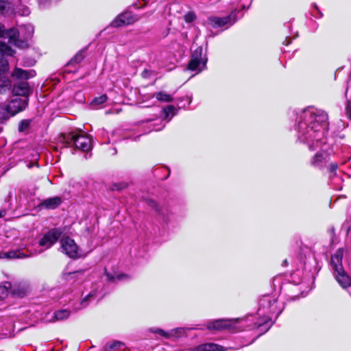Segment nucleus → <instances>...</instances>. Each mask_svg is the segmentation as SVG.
I'll return each instance as SVG.
<instances>
[{"instance_id":"nucleus-3","label":"nucleus","mask_w":351,"mask_h":351,"mask_svg":"<svg viewBox=\"0 0 351 351\" xmlns=\"http://www.w3.org/2000/svg\"><path fill=\"white\" fill-rule=\"evenodd\" d=\"M59 141L62 143L65 147H74L76 149L82 152H88L92 148L90 137L86 134L69 132L62 134L59 137Z\"/></svg>"},{"instance_id":"nucleus-32","label":"nucleus","mask_w":351,"mask_h":351,"mask_svg":"<svg viewBox=\"0 0 351 351\" xmlns=\"http://www.w3.org/2000/svg\"><path fill=\"white\" fill-rule=\"evenodd\" d=\"M176 108L173 106H168L163 108L162 112L165 115V119H169V115L172 117L175 114Z\"/></svg>"},{"instance_id":"nucleus-6","label":"nucleus","mask_w":351,"mask_h":351,"mask_svg":"<svg viewBox=\"0 0 351 351\" xmlns=\"http://www.w3.org/2000/svg\"><path fill=\"white\" fill-rule=\"evenodd\" d=\"M136 19L130 12H124L119 14L110 24L112 27H120L134 23Z\"/></svg>"},{"instance_id":"nucleus-41","label":"nucleus","mask_w":351,"mask_h":351,"mask_svg":"<svg viewBox=\"0 0 351 351\" xmlns=\"http://www.w3.org/2000/svg\"><path fill=\"white\" fill-rule=\"evenodd\" d=\"M346 112L348 117L351 114V101H348L347 106L346 108Z\"/></svg>"},{"instance_id":"nucleus-20","label":"nucleus","mask_w":351,"mask_h":351,"mask_svg":"<svg viewBox=\"0 0 351 351\" xmlns=\"http://www.w3.org/2000/svg\"><path fill=\"white\" fill-rule=\"evenodd\" d=\"M153 97H155L160 102H171L173 98L171 95L167 94L162 91H159L154 93Z\"/></svg>"},{"instance_id":"nucleus-33","label":"nucleus","mask_w":351,"mask_h":351,"mask_svg":"<svg viewBox=\"0 0 351 351\" xmlns=\"http://www.w3.org/2000/svg\"><path fill=\"white\" fill-rule=\"evenodd\" d=\"M29 124H30L29 120H27V119L22 120L19 125V132H23V131L26 130L29 128Z\"/></svg>"},{"instance_id":"nucleus-39","label":"nucleus","mask_w":351,"mask_h":351,"mask_svg":"<svg viewBox=\"0 0 351 351\" xmlns=\"http://www.w3.org/2000/svg\"><path fill=\"white\" fill-rule=\"evenodd\" d=\"M338 168V164L336 162L331 163L328 167V171L330 173H335Z\"/></svg>"},{"instance_id":"nucleus-9","label":"nucleus","mask_w":351,"mask_h":351,"mask_svg":"<svg viewBox=\"0 0 351 351\" xmlns=\"http://www.w3.org/2000/svg\"><path fill=\"white\" fill-rule=\"evenodd\" d=\"M28 105V98H16L12 99L9 106L11 110V115L14 116L16 114L24 110Z\"/></svg>"},{"instance_id":"nucleus-4","label":"nucleus","mask_w":351,"mask_h":351,"mask_svg":"<svg viewBox=\"0 0 351 351\" xmlns=\"http://www.w3.org/2000/svg\"><path fill=\"white\" fill-rule=\"evenodd\" d=\"M62 251L71 258L79 257V247L75 241L69 237H63L60 240Z\"/></svg>"},{"instance_id":"nucleus-10","label":"nucleus","mask_w":351,"mask_h":351,"mask_svg":"<svg viewBox=\"0 0 351 351\" xmlns=\"http://www.w3.org/2000/svg\"><path fill=\"white\" fill-rule=\"evenodd\" d=\"M329 156L324 152H318L311 160V165L318 169H323L329 161Z\"/></svg>"},{"instance_id":"nucleus-14","label":"nucleus","mask_w":351,"mask_h":351,"mask_svg":"<svg viewBox=\"0 0 351 351\" xmlns=\"http://www.w3.org/2000/svg\"><path fill=\"white\" fill-rule=\"evenodd\" d=\"M232 326L231 322L227 319H217L208 324L207 328L209 330H220L230 328Z\"/></svg>"},{"instance_id":"nucleus-27","label":"nucleus","mask_w":351,"mask_h":351,"mask_svg":"<svg viewBox=\"0 0 351 351\" xmlns=\"http://www.w3.org/2000/svg\"><path fill=\"white\" fill-rule=\"evenodd\" d=\"M9 70L8 61L4 58H0V77L2 76H6L5 74Z\"/></svg>"},{"instance_id":"nucleus-21","label":"nucleus","mask_w":351,"mask_h":351,"mask_svg":"<svg viewBox=\"0 0 351 351\" xmlns=\"http://www.w3.org/2000/svg\"><path fill=\"white\" fill-rule=\"evenodd\" d=\"M11 115V110L8 105L0 104V122L6 121Z\"/></svg>"},{"instance_id":"nucleus-29","label":"nucleus","mask_w":351,"mask_h":351,"mask_svg":"<svg viewBox=\"0 0 351 351\" xmlns=\"http://www.w3.org/2000/svg\"><path fill=\"white\" fill-rule=\"evenodd\" d=\"M124 349V344L120 341H114L108 345L107 351H120Z\"/></svg>"},{"instance_id":"nucleus-34","label":"nucleus","mask_w":351,"mask_h":351,"mask_svg":"<svg viewBox=\"0 0 351 351\" xmlns=\"http://www.w3.org/2000/svg\"><path fill=\"white\" fill-rule=\"evenodd\" d=\"M106 276L108 281H114L115 278H117L119 280H121L128 278V276L125 274H119L114 277L108 273H106Z\"/></svg>"},{"instance_id":"nucleus-35","label":"nucleus","mask_w":351,"mask_h":351,"mask_svg":"<svg viewBox=\"0 0 351 351\" xmlns=\"http://www.w3.org/2000/svg\"><path fill=\"white\" fill-rule=\"evenodd\" d=\"M8 293V287H7L6 286H0V300L7 298Z\"/></svg>"},{"instance_id":"nucleus-44","label":"nucleus","mask_w":351,"mask_h":351,"mask_svg":"<svg viewBox=\"0 0 351 351\" xmlns=\"http://www.w3.org/2000/svg\"><path fill=\"white\" fill-rule=\"evenodd\" d=\"M284 265H287V260H285L284 262H283Z\"/></svg>"},{"instance_id":"nucleus-15","label":"nucleus","mask_w":351,"mask_h":351,"mask_svg":"<svg viewBox=\"0 0 351 351\" xmlns=\"http://www.w3.org/2000/svg\"><path fill=\"white\" fill-rule=\"evenodd\" d=\"M339 284L344 289L351 287V277H350L344 269L343 272H337L334 274Z\"/></svg>"},{"instance_id":"nucleus-17","label":"nucleus","mask_w":351,"mask_h":351,"mask_svg":"<svg viewBox=\"0 0 351 351\" xmlns=\"http://www.w3.org/2000/svg\"><path fill=\"white\" fill-rule=\"evenodd\" d=\"M196 351H224L223 347L213 343H207L198 346L195 348Z\"/></svg>"},{"instance_id":"nucleus-25","label":"nucleus","mask_w":351,"mask_h":351,"mask_svg":"<svg viewBox=\"0 0 351 351\" xmlns=\"http://www.w3.org/2000/svg\"><path fill=\"white\" fill-rule=\"evenodd\" d=\"M203 49L201 47H197L192 53L191 58L206 64V58L202 57Z\"/></svg>"},{"instance_id":"nucleus-13","label":"nucleus","mask_w":351,"mask_h":351,"mask_svg":"<svg viewBox=\"0 0 351 351\" xmlns=\"http://www.w3.org/2000/svg\"><path fill=\"white\" fill-rule=\"evenodd\" d=\"M35 75L36 71L34 70H23L17 67L14 69L12 73V76L17 80H28Z\"/></svg>"},{"instance_id":"nucleus-16","label":"nucleus","mask_w":351,"mask_h":351,"mask_svg":"<svg viewBox=\"0 0 351 351\" xmlns=\"http://www.w3.org/2000/svg\"><path fill=\"white\" fill-rule=\"evenodd\" d=\"M11 289L12 294L19 298L25 297L29 291L28 286L25 284L15 285Z\"/></svg>"},{"instance_id":"nucleus-36","label":"nucleus","mask_w":351,"mask_h":351,"mask_svg":"<svg viewBox=\"0 0 351 351\" xmlns=\"http://www.w3.org/2000/svg\"><path fill=\"white\" fill-rule=\"evenodd\" d=\"M184 18L186 23H191L195 21L196 16L194 12H189L184 15Z\"/></svg>"},{"instance_id":"nucleus-19","label":"nucleus","mask_w":351,"mask_h":351,"mask_svg":"<svg viewBox=\"0 0 351 351\" xmlns=\"http://www.w3.org/2000/svg\"><path fill=\"white\" fill-rule=\"evenodd\" d=\"M206 67V63L204 62H200L199 60H195L191 58L190 61L188 64V69L191 71H197L200 72Z\"/></svg>"},{"instance_id":"nucleus-37","label":"nucleus","mask_w":351,"mask_h":351,"mask_svg":"<svg viewBox=\"0 0 351 351\" xmlns=\"http://www.w3.org/2000/svg\"><path fill=\"white\" fill-rule=\"evenodd\" d=\"M95 294H96V292L95 291H92L90 292L88 295H87L86 296L85 298H84L82 301V304L84 306H86L87 304H88V301H90L93 298L95 297Z\"/></svg>"},{"instance_id":"nucleus-45","label":"nucleus","mask_w":351,"mask_h":351,"mask_svg":"<svg viewBox=\"0 0 351 351\" xmlns=\"http://www.w3.org/2000/svg\"><path fill=\"white\" fill-rule=\"evenodd\" d=\"M348 117L350 118V119L351 120V113L350 114V115L348 116Z\"/></svg>"},{"instance_id":"nucleus-43","label":"nucleus","mask_w":351,"mask_h":351,"mask_svg":"<svg viewBox=\"0 0 351 351\" xmlns=\"http://www.w3.org/2000/svg\"><path fill=\"white\" fill-rule=\"evenodd\" d=\"M5 215V210H1L0 211V218L3 217Z\"/></svg>"},{"instance_id":"nucleus-8","label":"nucleus","mask_w":351,"mask_h":351,"mask_svg":"<svg viewBox=\"0 0 351 351\" xmlns=\"http://www.w3.org/2000/svg\"><path fill=\"white\" fill-rule=\"evenodd\" d=\"M276 303L275 300H271L269 296H265L260 300V308L258 313L274 314L276 313Z\"/></svg>"},{"instance_id":"nucleus-31","label":"nucleus","mask_w":351,"mask_h":351,"mask_svg":"<svg viewBox=\"0 0 351 351\" xmlns=\"http://www.w3.org/2000/svg\"><path fill=\"white\" fill-rule=\"evenodd\" d=\"M84 270H77L73 272H69L67 274H65V279L70 280L73 279L75 278H80V276H82L84 275Z\"/></svg>"},{"instance_id":"nucleus-28","label":"nucleus","mask_w":351,"mask_h":351,"mask_svg":"<svg viewBox=\"0 0 351 351\" xmlns=\"http://www.w3.org/2000/svg\"><path fill=\"white\" fill-rule=\"evenodd\" d=\"M108 97L106 95H102L99 97H95L91 101V106L94 107H97L103 104H104L107 101Z\"/></svg>"},{"instance_id":"nucleus-38","label":"nucleus","mask_w":351,"mask_h":351,"mask_svg":"<svg viewBox=\"0 0 351 351\" xmlns=\"http://www.w3.org/2000/svg\"><path fill=\"white\" fill-rule=\"evenodd\" d=\"M128 184L125 182L115 183L112 185V190H121L126 188Z\"/></svg>"},{"instance_id":"nucleus-1","label":"nucleus","mask_w":351,"mask_h":351,"mask_svg":"<svg viewBox=\"0 0 351 351\" xmlns=\"http://www.w3.org/2000/svg\"><path fill=\"white\" fill-rule=\"evenodd\" d=\"M304 121L298 123L299 138L306 141L311 150L325 143V134L328 129V114L323 110L308 108L304 111Z\"/></svg>"},{"instance_id":"nucleus-26","label":"nucleus","mask_w":351,"mask_h":351,"mask_svg":"<svg viewBox=\"0 0 351 351\" xmlns=\"http://www.w3.org/2000/svg\"><path fill=\"white\" fill-rule=\"evenodd\" d=\"M70 315V312L67 310L63 309L57 311L54 313L53 320L61 321L68 318Z\"/></svg>"},{"instance_id":"nucleus-12","label":"nucleus","mask_w":351,"mask_h":351,"mask_svg":"<svg viewBox=\"0 0 351 351\" xmlns=\"http://www.w3.org/2000/svg\"><path fill=\"white\" fill-rule=\"evenodd\" d=\"M343 256V250L339 249L331 257V266L334 271V274H337V272H343V269H344L342 265Z\"/></svg>"},{"instance_id":"nucleus-2","label":"nucleus","mask_w":351,"mask_h":351,"mask_svg":"<svg viewBox=\"0 0 351 351\" xmlns=\"http://www.w3.org/2000/svg\"><path fill=\"white\" fill-rule=\"evenodd\" d=\"M33 34L34 27L29 24L20 26L19 29L16 28L7 29L3 25L0 23V37L8 38L10 41L18 48H28Z\"/></svg>"},{"instance_id":"nucleus-23","label":"nucleus","mask_w":351,"mask_h":351,"mask_svg":"<svg viewBox=\"0 0 351 351\" xmlns=\"http://www.w3.org/2000/svg\"><path fill=\"white\" fill-rule=\"evenodd\" d=\"M25 257H28V255L25 254L21 250L10 251L5 253L3 255V258H23Z\"/></svg>"},{"instance_id":"nucleus-18","label":"nucleus","mask_w":351,"mask_h":351,"mask_svg":"<svg viewBox=\"0 0 351 351\" xmlns=\"http://www.w3.org/2000/svg\"><path fill=\"white\" fill-rule=\"evenodd\" d=\"M61 199L58 197L49 198L43 201L42 205L46 208L53 209L58 207L61 203Z\"/></svg>"},{"instance_id":"nucleus-40","label":"nucleus","mask_w":351,"mask_h":351,"mask_svg":"<svg viewBox=\"0 0 351 351\" xmlns=\"http://www.w3.org/2000/svg\"><path fill=\"white\" fill-rule=\"evenodd\" d=\"M7 8V2L5 0H0V12H3Z\"/></svg>"},{"instance_id":"nucleus-24","label":"nucleus","mask_w":351,"mask_h":351,"mask_svg":"<svg viewBox=\"0 0 351 351\" xmlns=\"http://www.w3.org/2000/svg\"><path fill=\"white\" fill-rule=\"evenodd\" d=\"M0 52L5 56H14L15 51L7 43L0 41Z\"/></svg>"},{"instance_id":"nucleus-42","label":"nucleus","mask_w":351,"mask_h":351,"mask_svg":"<svg viewBox=\"0 0 351 351\" xmlns=\"http://www.w3.org/2000/svg\"><path fill=\"white\" fill-rule=\"evenodd\" d=\"M154 332L158 333L159 335L162 336H166V333L165 331H163L162 329H156L153 330Z\"/></svg>"},{"instance_id":"nucleus-5","label":"nucleus","mask_w":351,"mask_h":351,"mask_svg":"<svg viewBox=\"0 0 351 351\" xmlns=\"http://www.w3.org/2000/svg\"><path fill=\"white\" fill-rule=\"evenodd\" d=\"M62 234V231L60 228H53L43 235L39 240L38 244L40 246L48 249L56 243Z\"/></svg>"},{"instance_id":"nucleus-22","label":"nucleus","mask_w":351,"mask_h":351,"mask_svg":"<svg viewBox=\"0 0 351 351\" xmlns=\"http://www.w3.org/2000/svg\"><path fill=\"white\" fill-rule=\"evenodd\" d=\"M11 87V81L7 76L0 77V93L3 94Z\"/></svg>"},{"instance_id":"nucleus-30","label":"nucleus","mask_w":351,"mask_h":351,"mask_svg":"<svg viewBox=\"0 0 351 351\" xmlns=\"http://www.w3.org/2000/svg\"><path fill=\"white\" fill-rule=\"evenodd\" d=\"M84 58L83 51H79L76 55L69 61V64H75L81 62Z\"/></svg>"},{"instance_id":"nucleus-7","label":"nucleus","mask_w":351,"mask_h":351,"mask_svg":"<svg viewBox=\"0 0 351 351\" xmlns=\"http://www.w3.org/2000/svg\"><path fill=\"white\" fill-rule=\"evenodd\" d=\"M236 15L237 12L233 11L229 16L225 17H210L208 21L213 27H223L228 23L232 24L234 23L237 20Z\"/></svg>"},{"instance_id":"nucleus-11","label":"nucleus","mask_w":351,"mask_h":351,"mask_svg":"<svg viewBox=\"0 0 351 351\" xmlns=\"http://www.w3.org/2000/svg\"><path fill=\"white\" fill-rule=\"evenodd\" d=\"M28 82H19L16 83L12 88V93L15 95L23 96L25 98H28L29 95L32 93Z\"/></svg>"}]
</instances>
